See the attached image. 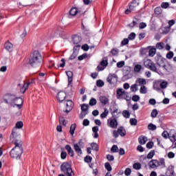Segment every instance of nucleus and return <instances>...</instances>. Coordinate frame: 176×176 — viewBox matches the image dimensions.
I'll return each instance as SVG.
<instances>
[{"label":"nucleus","mask_w":176,"mask_h":176,"mask_svg":"<svg viewBox=\"0 0 176 176\" xmlns=\"http://www.w3.org/2000/svg\"><path fill=\"white\" fill-rule=\"evenodd\" d=\"M3 100L6 104H9L11 107H17L19 109L23 108V104H24V100L21 97H16L14 94H6Z\"/></svg>","instance_id":"f257e3e1"},{"label":"nucleus","mask_w":176,"mask_h":176,"mask_svg":"<svg viewBox=\"0 0 176 176\" xmlns=\"http://www.w3.org/2000/svg\"><path fill=\"white\" fill-rule=\"evenodd\" d=\"M14 147L10 151V155L12 159L20 160L21 155L24 149L23 148V142L21 140H16L14 142Z\"/></svg>","instance_id":"f03ea898"},{"label":"nucleus","mask_w":176,"mask_h":176,"mask_svg":"<svg viewBox=\"0 0 176 176\" xmlns=\"http://www.w3.org/2000/svg\"><path fill=\"white\" fill-rule=\"evenodd\" d=\"M42 55L38 51H34L29 58V64L33 68H37L42 64Z\"/></svg>","instance_id":"7ed1b4c3"},{"label":"nucleus","mask_w":176,"mask_h":176,"mask_svg":"<svg viewBox=\"0 0 176 176\" xmlns=\"http://www.w3.org/2000/svg\"><path fill=\"white\" fill-rule=\"evenodd\" d=\"M60 170L67 176L75 175L74 170H72V168H71V164L69 162H63L60 165Z\"/></svg>","instance_id":"20e7f679"},{"label":"nucleus","mask_w":176,"mask_h":176,"mask_svg":"<svg viewBox=\"0 0 176 176\" xmlns=\"http://www.w3.org/2000/svg\"><path fill=\"white\" fill-rule=\"evenodd\" d=\"M144 65L146 68L150 69V71L157 74V67H156V64H155L151 59H144Z\"/></svg>","instance_id":"39448f33"},{"label":"nucleus","mask_w":176,"mask_h":176,"mask_svg":"<svg viewBox=\"0 0 176 176\" xmlns=\"http://www.w3.org/2000/svg\"><path fill=\"white\" fill-rule=\"evenodd\" d=\"M32 83H34L33 80L28 82H25L24 81L23 84H18L17 89L19 90L21 94H24V93H25V91L28 90V87H30V85H32Z\"/></svg>","instance_id":"423d86ee"},{"label":"nucleus","mask_w":176,"mask_h":176,"mask_svg":"<svg viewBox=\"0 0 176 176\" xmlns=\"http://www.w3.org/2000/svg\"><path fill=\"white\" fill-rule=\"evenodd\" d=\"M120 135V137H125L126 136V129L123 126H119L118 130H114L113 131V137L114 138H118Z\"/></svg>","instance_id":"0eeeda50"},{"label":"nucleus","mask_w":176,"mask_h":176,"mask_svg":"<svg viewBox=\"0 0 176 176\" xmlns=\"http://www.w3.org/2000/svg\"><path fill=\"white\" fill-rule=\"evenodd\" d=\"M107 126L111 129H118V118H113L107 120Z\"/></svg>","instance_id":"6e6552de"},{"label":"nucleus","mask_w":176,"mask_h":176,"mask_svg":"<svg viewBox=\"0 0 176 176\" xmlns=\"http://www.w3.org/2000/svg\"><path fill=\"white\" fill-rule=\"evenodd\" d=\"M82 112L80 114V119H83L86 115L89 114V104H82L80 105Z\"/></svg>","instance_id":"1a4fd4ad"},{"label":"nucleus","mask_w":176,"mask_h":176,"mask_svg":"<svg viewBox=\"0 0 176 176\" xmlns=\"http://www.w3.org/2000/svg\"><path fill=\"white\" fill-rule=\"evenodd\" d=\"M107 67H108V58L104 57L102 58L100 65H98L97 69L98 71H104Z\"/></svg>","instance_id":"9d476101"},{"label":"nucleus","mask_w":176,"mask_h":176,"mask_svg":"<svg viewBox=\"0 0 176 176\" xmlns=\"http://www.w3.org/2000/svg\"><path fill=\"white\" fill-rule=\"evenodd\" d=\"M107 80L110 85H116V83H118V75L116 74H110Z\"/></svg>","instance_id":"9b49d317"},{"label":"nucleus","mask_w":176,"mask_h":176,"mask_svg":"<svg viewBox=\"0 0 176 176\" xmlns=\"http://www.w3.org/2000/svg\"><path fill=\"white\" fill-rule=\"evenodd\" d=\"M19 135L20 134L19 133V131H17V129L14 128L10 135V140L12 142H14V144L16 141H21L19 139H18Z\"/></svg>","instance_id":"f8f14e48"},{"label":"nucleus","mask_w":176,"mask_h":176,"mask_svg":"<svg viewBox=\"0 0 176 176\" xmlns=\"http://www.w3.org/2000/svg\"><path fill=\"white\" fill-rule=\"evenodd\" d=\"M155 61L157 65H159V67H166V58L162 57V56H158L155 58Z\"/></svg>","instance_id":"ddd939ff"},{"label":"nucleus","mask_w":176,"mask_h":176,"mask_svg":"<svg viewBox=\"0 0 176 176\" xmlns=\"http://www.w3.org/2000/svg\"><path fill=\"white\" fill-rule=\"evenodd\" d=\"M82 144H83L82 140H80L77 144L74 145V151L78 155H82V153L81 148H83V145H82Z\"/></svg>","instance_id":"4468645a"},{"label":"nucleus","mask_w":176,"mask_h":176,"mask_svg":"<svg viewBox=\"0 0 176 176\" xmlns=\"http://www.w3.org/2000/svg\"><path fill=\"white\" fill-rule=\"evenodd\" d=\"M72 108H74V102L72 100H67L66 102V109L64 111L66 113H69L71 111H72Z\"/></svg>","instance_id":"2eb2a0df"},{"label":"nucleus","mask_w":176,"mask_h":176,"mask_svg":"<svg viewBox=\"0 0 176 176\" xmlns=\"http://www.w3.org/2000/svg\"><path fill=\"white\" fill-rule=\"evenodd\" d=\"M149 168H157L159 167V161L157 160H151L148 162Z\"/></svg>","instance_id":"dca6fc26"},{"label":"nucleus","mask_w":176,"mask_h":176,"mask_svg":"<svg viewBox=\"0 0 176 176\" xmlns=\"http://www.w3.org/2000/svg\"><path fill=\"white\" fill-rule=\"evenodd\" d=\"M124 79H131L133 78V74H131V69H125L123 72Z\"/></svg>","instance_id":"f3484780"},{"label":"nucleus","mask_w":176,"mask_h":176,"mask_svg":"<svg viewBox=\"0 0 176 176\" xmlns=\"http://www.w3.org/2000/svg\"><path fill=\"white\" fill-rule=\"evenodd\" d=\"M65 97H67V94L64 91L58 92L56 98L59 100V102H63L65 100Z\"/></svg>","instance_id":"a211bd4d"},{"label":"nucleus","mask_w":176,"mask_h":176,"mask_svg":"<svg viewBox=\"0 0 176 176\" xmlns=\"http://www.w3.org/2000/svg\"><path fill=\"white\" fill-rule=\"evenodd\" d=\"M65 149L67 151L68 155H69L71 157H74V156H75V152L74 151V149H72V147H71L70 145L67 144L65 146Z\"/></svg>","instance_id":"6ab92c4d"},{"label":"nucleus","mask_w":176,"mask_h":176,"mask_svg":"<svg viewBox=\"0 0 176 176\" xmlns=\"http://www.w3.org/2000/svg\"><path fill=\"white\" fill-rule=\"evenodd\" d=\"M72 42L74 45H79V43L82 42V37L78 34H75L72 36Z\"/></svg>","instance_id":"aec40b11"},{"label":"nucleus","mask_w":176,"mask_h":176,"mask_svg":"<svg viewBox=\"0 0 176 176\" xmlns=\"http://www.w3.org/2000/svg\"><path fill=\"white\" fill-rule=\"evenodd\" d=\"M66 75L68 78V86H71L74 78V73L71 71H68L66 72Z\"/></svg>","instance_id":"412c9836"},{"label":"nucleus","mask_w":176,"mask_h":176,"mask_svg":"<svg viewBox=\"0 0 176 176\" xmlns=\"http://www.w3.org/2000/svg\"><path fill=\"white\" fill-rule=\"evenodd\" d=\"M99 101L102 105H107V104H109V99L107 98V96H100Z\"/></svg>","instance_id":"4be33fe9"},{"label":"nucleus","mask_w":176,"mask_h":176,"mask_svg":"<svg viewBox=\"0 0 176 176\" xmlns=\"http://www.w3.org/2000/svg\"><path fill=\"white\" fill-rule=\"evenodd\" d=\"M135 83L138 86H144V85H146V80L145 78H137L135 80Z\"/></svg>","instance_id":"5701e85b"},{"label":"nucleus","mask_w":176,"mask_h":176,"mask_svg":"<svg viewBox=\"0 0 176 176\" xmlns=\"http://www.w3.org/2000/svg\"><path fill=\"white\" fill-rule=\"evenodd\" d=\"M5 49L8 51V52H13V44H12V43L7 41L6 42L5 45Z\"/></svg>","instance_id":"b1692460"},{"label":"nucleus","mask_w":176,"mask_h":176,"mask_svg":"<svg viewBox=\"0 0 176 176\" xmlns=\"http://www.w3.org/2000/svg\"><path fill=\"white\" fill-rule=\"evenodd\" d=\"M138 141L140 145H145L146 141H148V138H146V136L141 135L138 138Z\"/></svg>","instance_id":"393cba45"},{"label":"nucleus","mask_w":176,"mask_h":176,"mask_svg":"<svg viewBox=\"0 0 176 176\" xmlns=\"http://www.w3.org/2000/svg\"><path fill=\"white\" fill-rule=\"evenodd\" d=\"M135 8L137 7L133 4L129 5V8L125 10V14H130L131 12H135Z\"/></svg>","instance_id":"a878e982"},{"label":"nucleus","mask_w":176,"mask_h":176,"mask_svg":"<svg viewBox=\"0 0 176 176\" xmlns=\"http://www.w3.org/2000/svg\"><path fill=\"white\" fill-rule=\"evenodd\" d=\"M124 94H126V91H124L123 89H117V98H123Z\"/></svg>","instance_id":"bb28decb"},{"label":"nucleus","mask_w":176,"mask_h":176,"mask_svg":"<svg viewBox=\"0 0 176 176\" xmlns=\"http://www.w3.org/2000/svg\"><path fill=\"white\" fill-rule=\"evenodd\" d=\"M121 112L119 111L118 109H114L113 111H111L112 118L118 119L119 118V115H120Z\"/></svg>","instance_id":"cd10ccee"},{"label":"nucleus","mask_w":176,"mask_h":176,"mask_svg":"<svg viewBox=\"0 0 176 176\" xmlns=\"http://www.w3.org/2000/svg\"><path fill=\"white\" fill-rule=\"evenodd\" d=\"M155 156V150H151L147 155L146 157L143 158V160H146L147 159H152Z\"/></svg>","instance_id":"c85d7f7f"},{"label":"nucleus","mask_w":176,"mask_h":176,"mask_svg":"<svg viewBox=\"0 0 176 176\" xmlns=\"http://www.w3.org/2000/svg\"><path fill=\"white\" fill-rule=\"evenodd\" d=\"M75 130H76V124H72L69 129V134L74 135L75 134Z\"/></svg>","instance_id":"c756f323"},{"label":"nucleus","mask_w":176,"mask_h":176,"mask_svg":"<svg viewBox=\"0 0 176 176\" xmlns=\"http://www.w3.org/2000/svg\"><path fill=\"white\" fill-rule=\"evenodd\" d=\"M154 13L157 16H160V14H162V13H163V10H162V7H156L154 9Z\"/></svg>","instance_id":"7c9ffc66"},{"label":"nucleus","mask_w":176,"mask_h":176,"mask_svg":"<svg viewBox=\"0 0 176 176\" xmlns=\"http://www.w3.org/2000/svg\"><path fill=\"white\" fill-rule=\"evenodd\" d=\"M108 115H109V111L108 109H104V111L100 114V118L101 119H105Z\"/></svg>","instance_id":"2f4dec72"},{"label":"nucleus","mask_w":176,"mask_h":176,"mask_svg":"<svg viewBox=\"0 0 176 176\" xmlns=\"http://www.w3.org/2000/svg\"><path fill=\"white\" fill-rule=\"evenodd\" d=\"M134 72H136L137 74L141 72V70L142 69V65H135L134 66Z\"/></svg>","instance_id":"473e14b6"},{"label":"nucleus","mask_w":176,"mask_h":176,"mask_svg":"<svg viewBox=\"0 0 176 176\" xmlns=\"http://www.w3.org/2000/svg\"><path fill=\"white\" fill-rule=\"evenodd\" d=\"M147 129H148V130H150L151 131H155V130H156V129H157V126H156V125H155L153 123H150L148 124Z\"/></svg>","instance_id":"72a5a7b5"},{"label":"nucleus","mask_w":176,"mask_h":176,"mask_svg":"<svg viewBox=\"0 0 176 176\" xmlns=\"http://www.w3.org/2000/svg\"><path fill=\"white\" fill-rule=\"evenodd\" d=\"M69 14L71 16H76V14H78V8H71V10H69Z\"/></svg>","instance_id":"f704fd0d"},{"label":"nucleus","mask_w":176,"mask_h":176,"mask_svg":"<svg viewBox=\"0 0 176 176\" xmlns=\"http://www.w3.org/2000/svg\"><path fill=\"white\" fill-rule=\"evenodd\" d=\"M157 115H159V111H157V109H153L151 113V118L155 119V118H157Z\"/></svg>","instance_id":"c9c22d12"},{"label":"nucleus","mask_w":176,"mask_h":176,"mask_svg":"<svg viewBox=\"0 0 176 176\" xmlns=\"http://www.w3.org/2000/svg\"><path fill=\"white\" fill-rule=\"evenodd\" d=\"M138 85H137V82H135V84L132 85L131 86V91H132L133 93H135V91H138Z\"/></svg>","instance_id":"e433bc0d"},{"label":"nucleus","mask_w":176,"mask_h":176,"mask_svg":"<svg viewBox=\"0 0 176 176\" xmlns=\"http://www.w3.org/2000/svg\"><path fill=\"white\" fill-rule=\"evenodd\" d=\"M147 92L146 87H145V85H142L140 89V94H146Z\"/></svg>","instance_id":"4c0bfd02"},{"label":"nucleus","mask_w":176,"mask_h":176,"mask_svg":"<svg viewBox=\"0 0 176 176\" xmlns=\"http://www.w3.org/2000/svg\"><path fill=\"white\" fill-rule=\"evenodd\" d=\"M156 49L158 50H163L164 49V43H157L155 45Z\"/></svg>","instance_id":"58836bf2"},{"label":"nucleus","mask_w":176,"mask_h":176,"mask_svg":"<svg viewBox=\"0 0 176 176\" xmlns=\"http://www.w3.org/2000/svg\"><path fill=\"white\" fill-rule=\"evenodd\" d=\"M58 122L60 124H63V126H67V120H65L64 117H60Z\"/></svg>","instance_id":"ea45409f"},{"label":"nucleus","mask_w":176,"mask_h":176,"mask_svg":"<svg viewBox=\"0 0 176 176\" xmlns=\"http://www.w3.org/2000/svg\"><path fill=\"white\" fill-rule=\"evenodd\" d=\"M91 149H93V151H96L98 152V144L96 142H93L91 144Z\"/></svg>","instance_id":"a19ab883"},{"label":"nucleus","mask_w":176,"mask_h":176,"mask_svg":"<svg viewBox=\"0 0 176 176\" xmlns=\"http://www.w3.org/2000/svg\"><path fill=\"white\" fill-rule=\"evenodd\" d=\"M156 54V49L155 48H151L148 51V56L150 57H153Z\"/></svg>","instance_id":"79ce46f5"},{"label":"nucleus","mask_w":176,"mask_h":176,"mask_svg":"<svg viewBox=\"0 0 176 176\" xmlns=\"http://www.w3.org/2000/svg\"><path fill=\"white\" fill-rule=\"evenodd\" d=\"M122 116H124V118H125L126 119H129V118H130V111L128 110H124L122 111Z\"/></svg>","instance_id":"37998d69"},{"label":"nucleus","mask_w":176,"mask_h":176,"mask_svg":"<svg viewBox=\"0 0 176 176\" xmlns=\"http://www.w3.org/2000/svg\"><path fill=\"white\" fill-rule=\"evenodd\" d=\"M23 126H24L23 122L19 121L16 123L14 129H16V130H17V129H23Z\"/></svg>","instance_id":"c03bdc74"},{"label":"nucleus","mask_w":176,"mask_h":176,"mask_svg":"<svg viewBox=\"0 0 176 176\" xmlns=\"http://www.w3.org/2000/svg\"><path fill=\"white\" fill-rule=\"evenodd\" d=\"M111 152L113 153H118L119 152V148L116 145H113V146L111 148Z\"/></svg>","instance_id":"a18cd8bd"},{"label":"nucleus","mask_w":176,"mask_h":176,"mask_svg":"<svg viewBox=\"0 0 176 176\" xmlns=\"http://www.w3.org/2000/svg\"><path fill=\"white\" fill-rule=\"evenodd\" d=\"M96 104H97V100H96V98H91L89 100V105L91 107H94V105H96Z\"/></svg>","instance_id":"49530a36"},{"label":"nucleus","mask_w":176,"mask_h":176,"mask_svg":"<svg viewBox=\"0 0 176 176\" xmlns=\"http://www.w3.org/2000/svg\"><path fill=\"white\" fill-rule=\"evenodd\" d=\"M135 33L131 32L129 36H128V39L129 41H134L135 39Z\"/></svg>","instance_id":"de8ad7c7"},{"label":"nucleus","mask_w":176,"mask_h":176,"mask_svg":"<svg viewBox=\"0 0 176 176\" xmlns=\"http://www.w3.org/2000/svg\"><path fill=\"white\" fill-rule=\"evenodd\" d=\"M84 160L85 163H91V160H93V157L90 155H87L85 158Z\"/></svg>","instance_id":"09e8293b"},{"label":"nucleus","mask_w":176,"mask_h":176,"mask_svg":"<svg viewBox=\"0 0 176 176\" xmlns=\"http://www.w3.org/2000/svg\"><path fill=\"white\" fill-rule=\"evenodd\" d=\"M111 53L112 56H118V54H119V50L117 48H113L111 50Z\"/></svg>","instance_id":"8fccbe9b"},{"label":"nucleus","mask_w":176,"mask_h":176,"mask_svg":"<svg viewBox=\"0 0 176 176\" xmlns=\"http://www.w3.org/2000/svg\"><path fill=\"white\" fill-rule=\"evenodd\" d=\"M129 122H130L131 126H137V123H138L137 119L131 118Z\"/></svg>","instance_id":"3c124183"},{"label":"nucleus","mask_w":176,"mask_h":176,"mask_svg":"<svg viewBox=\"0 0 176 176\" xmlns=\"http://www.w3.org/2000/svg\"><path fill=\"white\" fill-rule=\"evenodd\" d=\"M104 167L107 171H112V166H111V164H109V162H106L104 164Z\"/></svg>","instance_id":"603ef678"},{"label":"nucleus","mask_w":176,"mask_h":176,"mask_svg":"<svg viewBox=\"0 0 176 176\" xmlns=\"http://www.w3.org/2000/svg\"><path fill=\"white\" fill-rule=\"evenodd\" d=\"M133 168L135 169V170H141V164L137 162V163H135L133 164Z\"/></svg>","instance_id":"864d4df0"},{"label":"nucleus","mask_w":176,"mask_h":176,"mask_svg":"<svg viewBox=\"0 0 176 176\" xmlns=\"http://www.w3.org/2000/svg\"><path fill=\"white\" fill-rule=\"evenodd\" d=\"M166 58H168V60H171V58H173V57H174V52L170 51L168 52V53L166 54Z\"/></svg>","instance_id":"5fc2aeb1"},{"label":"nucleus","mask_w":176,"mask_h":176,"mask_svg":"<svg viewBox=\"0 0 176 176\" xmlns=\"http://www.w3.org/2000/svg\"><path fill=\"white\" fill-rule=\"evenodd\" d=\"M104 85V81H102V80H98L96 82V86H98V87H102Z\"/></svg>","instance_id":"6e6d98bb"},{"label":"nucleus","mask_w":176,"mask_h":176,"mask_svg":"<svg viewBox=\"0 0 176 176\" xmlns=\"http://www.w3.org/2000/svg\"><path fill=\"white\" fill-rule=\"evenodd\" d=\"M87 57V54L84 53L78 57V60L79 61H82V60H85V58H86Z\"/></svg>","instance_id":"4d7b16f0"},{"label":"nucleus","mask_w":176,"mask_h":176,"mask_svg":"<svg viewBox=\"0 0 176 176\" xmlns=\"http://www.w3.org/2000/svg\"><path fill=\"white\" fill-rule=\"evenodd\" d=\"M77 56H78V52H76V51H73L72 54L69 57V60H75Z\"/></svg>","instance_id":"13d9d810"},{"label":"nucleus","mask_w":176,"mask_h":176,"mask_svg":"<svg viewBox=\"0 0 176 176\" xmlns=\"http://www.w3.org/2000/svg\"><path fill=\"white\" fill-rule=\"evenodd\" d=\"M168 86V83L166 81H163L160 83L161 89H166Z\"/></svg>","instance_id":"bf43d9fd"},{"label":"nucleus","mask_w":176,"mask_h":176,"mask_svg":"<svg viewBox=\"0 0 176 176\" xmlns=\"http://www.w3.org/2000/svg\"><path fill=\"white\" fill-rule=\"evenodd\" d=\"M168 6H170V3H168V2H163L161 4V8H162V9H167Z\"/></svg>","instance_id":"052dcab7"},{"label":"nucleus","mask_w":176,"mask_h":176,"mask_svg":"<svg viewBox=\"0 0 176 176\" xmlns=\"http://www.w3.org/2000/svg\"><path fill=\"white\" fill-rule=\"evenodd\" d=\"M132 101H134V102H137L140 101V96H138V95L133 96Z\"/></svg>","instance_id":"680f3d73"},{"label":"nucleus","mask_w":176,"mask_h":176,"mask_svg":"<svg viewBox=\"0 0 176 176\" xmlns=\"http://www.w3.org/2000/svg\"><path fill=\"white\" fill-rule=\"evenodd\" d=\"M124 174L126 176H129L131 175V169L130 168H126L124 170Z\"/></svg>","instance_id":"e2e57ef3"},{"label":"nucleus","mask_w":176,"mask_h":176,"mask_svg":"<svg viewBox=\"0 0 176 176\" xmlns=\"http://www.w3.org/2000/svg\"><path fill=\"white\" fill-rule=\"evenodd\" d=\"M153 145H154V143L153 142H148L147 144H146V148L148 149H152L153 148Z\"/></svg>","instance_id":"0e129e2a"},{"label":"nucleus","mask_w":176,"mask_h":176,"mask_svg":"<svg viewBox=\"0 0 176 176\" xmlns=\"http://www.w3.org/2000/svg\"><path fill=\"white\" fill-rule=\"evenodd\" d=\"M129 45V38H124L121 42V46H126Z\"/></svg>","instance_id":"69168bd1"},{"label":"nucleus","mask_w":176,"mask_h":176,"mask_svg":"<svg viewBox=\"0 0 176 176\" xmlns=\"http://www.w3.org/2000/svg\"><path fill=\"white\" fill-rule=\"evenodd\" d=\"M166 162H164V158H161L160 161H158V167L160 166H165Z\"/></svg>","instance_id":"338daca9"},{"label":"nucleus","mask_w":176,"mask_h":176,"mask_svg":"<svg viewBox=\"0 0 176 176\" xmlns=\"http://www.w3.org/2000/svg\"><path fill=\"white\" fill-rule=\"evenodd\" d=\"M122 67H124V61L122 60L117 63L118 68H122Z\"/></svg>","instance_id":"774afa93"}]
</instances>
